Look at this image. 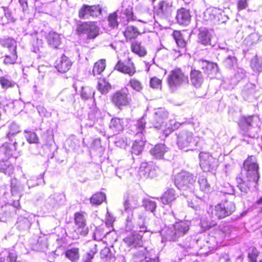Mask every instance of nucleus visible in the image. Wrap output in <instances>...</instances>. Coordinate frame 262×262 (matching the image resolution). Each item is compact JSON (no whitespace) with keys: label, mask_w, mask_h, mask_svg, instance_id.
Listing matches in <instances>:
<instances>
[{"label":"nucleus","mask_w":262,"mask_h":262,"mask_svg":"<svg viewBox=\"0 0 262 262\" xmlns=\"http://www.w3.org/2000/svg\"><path fill=\"white\" fill-rule=\"evenodd\" d=\"M256 203L258 205H262V196L257 201Z\"/></svg>","instance_id":"obj_62"},{"label":"nucleus","mask_w":262,"mask_h":262,"mask_svg":"<svg viewBox=\"0 0 262 262\" xmlns=\"http://www.w3.org/2000/svg\"><path fill=\"white\" fill-rule=\"evenodd\" d=\"M2 8L4 11V16L9 20H12L13 18L11 12L9 10L8 7L3 6Z\"/></svg>","instance_id":"obj_50"},{"label":"nucleus","mask_w":262,"mask_h":262,"mask_svg":"<svg viewBox=\"0 0 262 262\" xmlns=\"http://www.w3.org/2000/svg\"><path fill=\"white\" fill-rule=\"evenodd\" d=\"M100 254L102 258H107L110 254V249L108 248H104L101 251Z\"/></svg>","instance_id":"obj_53"},{"label":"nucleus","mask_w":262,"mask_h":262,"mask_svg":"<svg viewBox=\"0 0 262 262\" xmlns=\"http://www.w3.org/2000/svg\"><path fill=\"white\" fill-rule=\"evenodd\" d=\"M106 60L101 59L96 61L93 66L92 73L94 75L101 74L105 69Z\"/></svg>","instance_id":"obj_25"},{"label":"nucleus","mask_w":262,"mask_h":262,"mask_svg":"<svg viewBox=\"0 0 262 262\" xmlns=\"http://www.w3.org/2000/svg\"><path fill=\"white\" fill-rule=\"evenodd\" d=\"M172 36L174 39L177 45L180 48H185L187 45V42L184 39L181 32L179 30H174L172 33Z\"/></svg>","instance_id":"obj_24"},{"label":"nucleus","mask_w":262,"mask_h":262,"mask_svg":"<svg viewBox=\"0 0 262 262\" xmlns=\"http://www.w3.org/2000/svg\"><path fill=\"white\" fill-rule=\"evenodd\" d=\"M242 122L245 123L246 125H250L252 121V118L251 117H243Z\"/></svg>","instance_id":"obj_56"},{"label":"nucleus","mask_w":262,"mask_h":262,"mask_svg":"<svg viewBox=\"0 0 262 262\" xmlns=\"http://www.w3.org/2000/svg\"><path fill=\"white\" fill-rule=\"evenodd\" d=\"M106 218V224L108 226H111L114 221V217L112 216L108 212H107Z\"/></svg>","instance_id":"obj_55"},{"label":"nucleus","mask_w":262,"mask_h":262,"mask_svg":"<svg viewBox=\"0 0 262 262\" xmlns=\"http://www.w3.org/2000/svg\"><path fill=\"white\" fill-rule=\"evenodd\" d=\"M96 24V22H90L88 30L86 33L87 39H93L96 38L99 35L100 29Z\"/></svg>","instance_id":"obj_21"},{"label":"nucleus","mask_w":262,"mask_h":262,"mask_svg":"<svg viewBox=\"0 0 262 262\" xmlns=\"http://www.w3.org/2000/svg\"><path fill=\"white\" fill-rule=\"evenodd\" d=\"M145 142L141 139L136 140L132 146L131 152L136 155H140L143 150Z\"/></svg>","instance_id":"obj_26"},{"label":"nucleus","mask_w":262,"mask_h":262,"mask_svg":"<svg viewBox=\"0 0 262 262\" xmlns=\"http://www.w3.org/2000/svg\"><path fill=\"white\" fill-rule=\"evenodd\" d=\"M188 205L193 208L195 210H199L200 209V207L198 204L194 203L192 202H188Z\"/></svg>","instance_id":"obj_57"},{"label":"nucleus","mask_w":262,"mask_h":262,"mask_svg":"<svg viewBox=\"0 0 262 262\" xmlns=\"http://www.w3.org/2000/svg\"><path fill=\"white\" fill-rule=\"evenodd\" d=\"M17 57V52H9L8 53L6 54L5 56L4 63L7 65L14 64L16 63Z\"/></svg>","instance_id":"obj_30"},{"label":"nucleus","mask_w":262,"mask_h":262,"mask_svg":"<svg viewBox=\"0 0 262 262\" xmlns=\"http://www.w3.org/2000/svg\"><path fill=\"white\" fill-rule=\"evenodd\" d=\"M237 60V59L236 57L229 55L225 59L224 62L227 67L230 68L236 63Z\"/></svg>","instance_id":"obj_43"},{"label":"nucleus","mask_w":262,"mask_h":262,"mask_svg":"<svg viewBox=\"0 0 262 262\" xmlns=\"http://www.w3.org/2000/svg\"><path fill=\"white\" fill-rule=\"evenodd\" d=\"M191 17L189 10L182 7L177 10L176 19L179 25L184 26L188 25L191 21Z\"/></svg>","instance_id":"obj_10"},{"label":"nucleus","mask_w":262,"mask_h":262,"mask_svg":"<svg viewBox=\"0 0 262 262\" xmlns=\"http://www.w3.org/2000/svg\"><path fill=\"white\" fill-rule=\"evenodd\" d=\"M244 164H256V157L253 156H248L244 162Z\"/></svg>","instance_id":"obj_51"},{"label":"nucleus","mask_w":262,"mask_h":262,"mask_svg":"<svg viewBox=\"0 0 262 262\" xmlns=\"http://www.w3.org/2000/svg\"><path fill=\"white\" fill-rule=\"evenodd\" d=\"M235 209V206L233 202L225 201L212 207L211 215L213 218L221 219L232 214Z\"/></svg>","instance_id":"obj_5"},{"label":"nucleus","mask_w":262,"mask_h":262,"mask_svg":"<svg viewBox=\"0 0 262 262\" xmlns=\"http://www.w3.org/2000/svg\"><path fill=\"white\" fill-rule=\"evenodd\" d=\"M162 84V80L156 77L150 78L149 80V85L150 88L154 89H161Z\"/></svg>","instance_id":"obj_39"},{"label":"nucleus","mask_w":262,"mask_h":262,"mask_svg":"<svg viewBox=\"0 0 262 262\" xmlns=\"http://www.w3.org/2000/svg\"><path fill=\"white\" fill-rule=\"evenodd\" d=\"M215 225V223L209 222L206 220H203L201 222V228L204 231L208 230L211 227L214 226Z\"/></svg>","instance_id":"obj_46"},{"label":"nucleus","mask_w":262,"mask_h":262,"mask_svg":"<svg viewBox=\"0 0 262 262\" xmlns=\"http://www.w3.org/2000/svg\"><path fill=\"white\" fill-rule=\"evenodd\" d=\"M188 82V76L180 68L177 67L171 70L167 77L168 86L172 91L180 90Z\"/></svg>","instance_id":"obj_2"},{"label":"nucleus","mask_w":262,"mask_h":262,"mask_svg":"<svg viewBox=\"0 0 262 262\" xmlns=\"http://www.w3.org/2000/svg\"><path fill=\"white\" fill-rule=\"evenodd\" d=\"M16 182V180H12L11 186H12V188H14V187H15Z\"/></svg>","instance_id":"obj_61"},{"label":"nucleus","mask_w":262,"mask_h":262,"mask_svg":"<svg viewBox=\"0 0 262 262\" xmlns=\"http://www.w3.org/2000/svg\"><path fill=\"white\" fill-rule=\"evenodd\" d=\"M237 9L239 10H242L247 6V0H238L237 3Z\"/></svg>","instance_id":"obj_49"},{"label":"nucleus","mask_w":262,"mask_h":262,"mask_svg":"<svg viewBox=\"0 0 262 262\" xmlns=\"http://www.w3.org/2000/svg\"><path fill=\"white\" fill-rule=\"evenodd\" d=\"M167 117L166 114L162 111H159L155 113V119L157 121L162 122Z\"/></svg>","instance_id":"obj_44"},{"label":"nucleus","mask_w":262,"mask_h":262,"mask_svg":"<svg viewBox=\"0 0 262 262\" xmlns=\"http://www.w3.org/2000/svg\"><path fill=\"white\" fill-rule=\"evenodd\" d=\"M85 222L84 212H76L75 214V223L77 226L76 231L82 235L87 234L89 231Z\"/></svg>","instance_id":"obj_8"},{"label":"nucleus","mask_w":262,"mask_h":262,"mask_svg":"<svg viewBox=\"0 0 262 262\" xmlns=\"http://www.w3.org/2000/svg\"><path fill=\"white\" fill-rule=\"evenodd\" d=\"M198 183L201 191L205 193H209L211 191L212 188L208 183L206 178L204 176H200L199 178Z\"/></svg>","instance_id":"obj_27"},{"label":"nucleus","mask_w":262,"mask_h":262,"mask_svg":"<svg viewBox=\"0 0 262 262\" xmlns=\"http://www.w3.org/2000/svg\"><path fill=\"white\" fill-rule=\"evenodd\" d=\"M0 84L4 89H8L14 87V83L10 80L6 76L0 77Z\"/></svg>","instance_id":"obj_40"},{"label":"nucleus","mask_w":262,"mask_h":262,"mask_svg":"<svg viewBox=\"0 0 262 262\" xmlns=\"http://www.w3.org/2000/svg\"><path fill=\"white\" fill-rule=\"evenodd\" d=\"M139 232H145L146 231V228L144 226H141Z\"/></svg>","instance_id":"obj_59"},{"label":"nucleus","mask_w":262,"mask_h":262,"mask_svg":"<svg viewBox=\"0 0 262 262\" xmlns=\"http://www.w3.org/2000/svg\"><path fill=\"white\" fill-rule=\"evenodd\" d=\"M195 182L194 177L187 171H182L175 176V185L180 190H185L190 188Z\"/></svg>","instance_id":"obj_7"},{"label":"nucleus","mask_w":262,"mask_h":262,"mask_svg":"<svg viewBox=\"0 0 262 262\" xmlns=\"http://www.w3.org/2000/svg\"><path fill=\"white\" fill-rule=\"evenodd\" d=\"M139 198L137 195H129L125 198L123 205L125 211H132L139 204Z\"/></svg>","instance_id":"obj_13"},{"label":"nucleus","mask_w":262,"mask_h":262,"mask_svg":"<svg viewBox=\"0 0 262 262\" xmlns=\"http://www.w3.org/2000/svg\"><path fill=\"white\" fill-rule=\"evenodd\" d=\"M145 205L146 209L151 212H153L156 207V203L151 201H146Z\"/></svg>","instance_id":"obj_48"},{"label":"nucleus","mask_w":262,"mask_h":262,"mask_svg":"<svg viewBox=\"0 0 262 262\" xmlns=\"http://www.w3.org/2000/svg\"><path fill=\"white\" fill-rule=\"evenodd\" d=\"M105 195L103 193H97L91 198L90 202L94 205H100L105 200Z\"/></svg>","instance_id":"obj_37"},{"label":"nucleus","mask_w":262,"mask_h":262,"mask_svg":"<svg viewBox=\"0 0 262 262\" xmlns=\"http://www.w3.org/2000/svg\"><path fill=\"white\" fill-rule=\"evenodd\" d=\"M26 138L29 143H38L39 139L35 133L33 132H27Z\"/></svg>","instance_id":"obj_41"},{"label":"nucleus","mask_w":262,"mask_h":262,"mask_svg":"<svg viewBox=\"0 0 262 262\" xmlns=\"http://www.w3.org/2000/svg\"><path fill=\"white\" fill-rule=\"evenodd\" d=\"M166 152V146L162 143L157 144L150 150V154L155 159L157 160L164 159V154Z\"/></svg>","instance_id":"obj_17"},{"label":"nucleus","mask_w":262,"mask_h":262,"mask_svg":"<svg viewBox=\"0 0 262 262\" xmlns=\"http://www.w3.org/2000/svg\"><path fill=\"white\" fill-rule=\"evenodd\" d=\"M189 229V225L186 222L180 221L176 222L167 233V238L170 241H176L185 234Z\"/></svg>","instance_id":"obj_6"},{"label":"nucleus","mask_w":262,"mask_h":262,"mask_svg":"<svg viewBox=\"0 0 262 262\" xmlns=\"http://www.w3.org/2000/svg\"><path fill=\"white\" fill-rule=\"evenodd\" d=\"M176 198V194L173 189L167 190L161 198V202L164 204H169Z\"/></svg>","instance_id":"obj_22"},{"label":"nucleus","mask_w":262,"mask_h":262,"mask_svg":"<svg viewBox=\"0 0 262 262\" xmlns=\"http://www.w3.org/2000/svg\"><path fill=\"white\" fill-rule=\"evenodd\" d=\"M19 3L23 8V11H26L28 9V3L27 0H19Z\"/></svg>","instance_id":"obj_54"},{"label":"nucleus","mask_w":262,"mask_h":262,"mask_svg":"<svg viewBox=\"0 0 262 262\" xmlns=\"http://www.w3.org/2000/svg\"><path fill=\"white\" fill-rule=\"evenodd\" d=\"M2 147L7 151L17 150V141L16 139H11L9 142L4 143Z\"/></svg>","instance_id":"obj_33"},{"label":"nucleus","mask_w":262,"mask_h":262,"mask_svg":"<svg viewBox=\"0 0 262 262\" xmlns=\"http://www.w3.org/2000/svg\"><path fill=\"white\" fill-rule=\"evenodd\" d=\"M258 255V252L257 249L252 248L249 249L248 253V257L250 262H256V258Z\"/></svg>","instance_id":"obj_42"},{"label":"nucleus","mask_w":262,"mask_h":262,"mask_svg":"<svg viewBox=\"0 0 262 262\" xmlns=\"http://www.w3.org/2000/svg\"><path fill=\"white\" fill-rule=\"evenodd\" d=\"M17 254L15 252H10L8 255V262H17Z\"/></svg>","instance_id":"obj_52"},{"label":"nucleus","mask_w":262,"mask_h":262,"mask_svg":"<svg viewBox=\"0 0 262 262\" xmlns=\"http://www.w3.org/2000/svg\"><path fill=\"white\" fill-rule=\"evenodd\" d=\"M89 245L90 247L91 250L87 254L89 255V258H93L94 257L95 254L97 251L96 248V245L94 243H90Z\"/></svg>","instance_id":"obj_47"},{"label":"nucleus","mask_w":262,"mask_h":262,"mask_svg":"<svg viewBox=\"0 0 262 262\" xmlns=\"http://www.w3.org/2000/svg\"><path fill=\"white\" fill-rule=\"evenodd\" d=\"M200 162L203 164H206L209 160L211 159V157L208 154L205 152H201L199 155Z\"/></svg>","instance_id":"obj_45"},{"label":"nucleus","mask_w":262,"mask_h":262,"mask_svg":"<svg viewBox=\"0 0 262 262\" xmlns=\"http://www.w3.org/2000/svg\"><path fill=\"white\" fill-rule=\"evenodd\" d=\"M126 15L128 18L133 19L134 14L132 10L128 9H126Z\"/></svg>","instance_id":"obj_58"},{"label":"nucleus","mask_w":262,"mask_h":262,"mask_svg":"<svg viewBox=\"0 0 262 262\" xmlns=\"http://www.w3.org/2000/svg\"><path fill=\"white\" fill-rule=\"evenodd\" d=\"M47 41L50 47L57 49L61 44L59 35L54 32H50L47 37Z\"/></svg>","instance_id":"obj_19"},{"label":"nucleus","mask_w":262,"mask_h":262,"mask_svg":"<svg viewBox=\"0 0 262 262\" xmlns=\"http://www.w3.org/2000/svg\"><path fill=\"white\" fill-rule=\"evenodd\" d=\"M0 262H5L4 261V259L1 258Z\"/></svg>","instance_id":"obj_64"},{"label":"nucleus","mask_w":262,"mask_h":262,"mask_svg":"<svg viewBox=\"0 0 262 262\" xmlns=\"http://www.w3.org/2000/svg\"><path fill=\"white\" fill-rule=\"evenodd\" d=\"M172 6L171 0H159L154 9L158 14H164L167 12Z\"/></svg>","instance_id":"obj_18"},{"label":"nucleus","mask_w":262,"mask_h":262,"mask_svg":"<svg viewBox=\"0 0 262 262\" xmlns=\"http://www.w3.org/2000/svg\"><path fill=\"white\" fill-rule=\"evenodd\" d=\"M130 86L135 91L140 92L142 91L143 87L142 83L137 78H131L129 81Z\"/></svg>","instance_id":"obj_38"},{"label":"nucleus","mask_w":262,"mask_h":262,"mask_svg":"<svg viewBox=\"0 0 262 262\" xmlns=\"http://www.w3.org/2000/svg\"><path fill=\"white\" fill-rule=\"evenodd\" d=\"M142 236L143 235L140 233H134L124 238L123 241L128 246H141Z\"/></svg>","instance_id":"obj_15"},{"label":"nucleus","mask_w":262,"mask_h":262,"mask_svg":"<svg viewBox=\"0 0 262 262\" xmlns=\"http://www.w3.org/2000/svg\"><path fill=\"white\" fill-rule=\"evenodd\" d=\"M92 258H89V255L87 254L85 259L84 260V262H91V259Z\"/></svg>","instance_id":"obj_60"},{"label":"nucleus","mask_w":262,"mask_h":262,"mask_svg":"<svg viewBox=\"0 0 262 262\" xmlns=\"http://www.w3.org/2000/svg\"><path fill=\"white\" fill-rule=\"evenodd\" d=\"M258 165H243L241 177L236 178L237 186L242 192L247 193L252 185H255L259 179Z\"/></svg>","instance_id":"obj_1"},{"label":"nucleus","mask_w":262,"mask_h":262,"mask_svg":"<svg viewBox=\"0 0 262 262\" xmlns=\"http://www.w3.org/2000/svg\"><path fill=\"white\" fill-rule=\"evenodd\" d=\"M198 38L199 41L204 45L210 43L211 40V36L207 30L200 31L198 34Z\"/></svg>","instance_id":"obj_28"},{"label":"nucleus","mask_w":262,"mask_h":262,"mask_svg":"<svg viewBox=\"0 0 262 262\" xmlns=\"http://www.w3.org/2000/svg\"><path fill=\"white\" fill-rule=\"evenodd\" d=\"M72 66V62L65 54H62L55 62V68L59 72L61 73H65L69 71Z\"/></svg>","instance_id":"obj_9"},{"label":"nucleus","mask_w":262,"mask_h":262,"mask_svg":"<svg viewBox=\"0 0 262 262\" xmlns=\"http://www.w3.org/2000/svg\"><path fill=\"white\" fill-rule=\"evenodd\" d=\"M91 21H83L78 24L75 29V33L81 35L86 33Z\"/></svg>","instance_id":"obj_29"},{"label":"nucleus","mask_w":262,"mask_h":262,"mask_svg":"<svg viewBox=\"0 0 262 262\" xmlns=\"http://www.w3.org/2000/svg\"><path fill=\"white\" fill-rule=\"evenodd\" d=\"M110 100L112 104L122 111L131 106L132 98L127 88L117 90L110 96Z\"/></svg>","instance_id":"obj_3"},{"label":"nucleus","mask_w":262,"mask_h":262,"mask_svg":"<svg viewBox=\"0 0 262 262\" xmlns=\"http://www.w3.org/2000/svg\"><path fill=\"white\" fill-rule=\"evenodd\" d=\"M141 34V33L139 31L138 29L133 25L127 26L123 32V34L126 41L135 40L140 36Z\"/></svg>","instance_id":"obj_14"},{"label":"nucleus","mask_w":262,"mask_h":262,"mask_svg":"<svg viewBox=\"0 0 262 262\" xmlns=\"http://www.w3.org/2000/svg\"><path fill=\"white\" fill-rule=\"evenodd\" d=\"M90 16L97 17L101 15L102 9L99 5H89Z\"/></svg>","instance_id":"obj_36"},{"label":"nucleus","mask_w":262,"mask_h":262,"mask_svg":"<svg viewBox=\"0 0 262 262\" xmlns=\"http://www.w3.org/2000/svg\"><path fill=\"white\" fill-rule=\"evenodd\" d=\"M78 17L80 19H84L90 17L89 5L84 4L78 10Z\"/></svg>","instance_id":"obj_35"},{"label":"nucleus","mask_w":262,"mask_h":262,"mask_svg":"<svg viewBox=\"0 0 262 262\" xmlns=\"http://www.w3.org/2000/svg\"><path fill=\"white\" fill-rule=\"evenodd\" d=\"M108 25L112 28H117L119 26V21H118V15L117 12H114L109 14L107 18Z\"/></svg>","instance_id":"obj_31"},{"label":"nucleus","mask_w":262,"mask_h":262,"mask_svg":"<svg viewBox=\"0 0 262 262\" xmlns=\"http://www.w3.org/2000/svg\"><path fill=\"white\" fill-rule=\"evenodd\" d=\"M124 59H121L118 61L115 67V69L122 73L133 76L137 72L135 64L132 57L129 56V53H124Z\"/></svg>","instance_id":"obj_4"},{"label":"nucleus","mask_w":262,"mask_h":262,"mask_svg":"<svg viewBox=\"0 0 262 262\" xmlns=\"http://www.w3.org/2000/svg\"><path fill=\"white\" fill-rule=\"evenodd\" d=\"M3 46L6 48L8 52H16V42L13 39H6L3 42Z\"/></svg>","instance_id":"obj_32"},{"label":"nucleus","mask_w":262,"mask_h":262,"mask_svg":"<svg viewBox=\"0 0 262 262\" xmlns=\"http://www.w3.org/2000/svg\"><path fill=\"white\" fill-rule=\"evenodd\" d=\"M130 50L135 54L140 57L145 56L147 54L146 49L141 45V42L136 41L130 45Z\"/></svg>","instance_id":"obj_20"},{"label":"nucleus","mask_w":262,"mask_h":262,"mask_svg":"<svg viewBox=\"0 0 262 262\" xmlns=\"http://www.w3.org/2000/svg\"><path fill=\"white\" fill-rule=\"evenodd\" d=\"M97 88L101 94H104L112 89V85L104 78H100L97 82Z\"/></svg>","instance_id":"obj_23"},{"label":"nucleus","mask_w":262,"mask_h":262,"mask_svg":"<svg viewBox=\"0 0 262 262\" xmlns=\"http://www.w3.org/2000/svg\"><path fill=\"white\" fill-rule=\"evenodd\" d=\"M201 69L207 76H210L211 78L219 71V67L217 63L205 60H201Z\"/></svg>","instance_id":"obj_11"},{"label":"nucleus","mask_w":262,"mask_h":262,"mask_svg":"<svg viewBox=\"0 0 262 262\" xmlns=\"http://www.w3.org/2000/svg\"><path fill=\"white\" fill-rule=\"evenodd\" d=\"M125 127L123 118L114 117L111 119L110 128L116 134L123 132Z\"/></svg>","instance_id":"obj_16"},{"label":"nucleus","mask_w":262,"mask_h":262,"mask_svg":"<svg viewBox=\"0 0 262 262\" xmlns=\"http://www.w3.org/2000/svg\"><path fill=\"white\" fill-rule=\"evenodd\" d=\"M190 79L191 84L195 88H200L204 82L202 72L195 68L191 69L190 72Z\"/></svg>","instance_id":"obj_12"},{"label":"nucleus","mask_w":262,"mask_h":262,"mask_svg":"<svg viewBox=\"0 0 262 262\" xmlns=\"http://www.w3.org/2000/svg\"><path fill=\"white\" fill-rule=\"evenodd\" d=\"M176 56L177 57L180 56L181 55V53H180V52L179 51H176Z\"/></svg>","instance_id":"obj_63"},{"label":"nucleus","mask_w":262,"mask_h":262,"mask_svg":"<svg viewBox=\"0 0 262 262\" xmlns=\"http://www.w3.org/2000/svg\"><path fill=\"white\" fill-rule=\"evenodd\" d=\"M66 255L71 261H75L79 258V249L78 248H73L68 250L66 252Z\"/></svg>","instance_id":"obj_34"}]
</instances>
